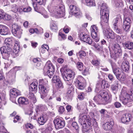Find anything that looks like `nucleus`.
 I'll use <instances>...</instances> for the list:
<instances>
[{"instance_id": "nucleus-32", "label": "nucleus", "mask_w": 133, "mask_h": 133, "mask_svg": "<svg viewBox=\"0 0 133 133\" xmlns=\"http://www.w3.org/2000/svg\"><path fill=\"white\" fill-rule=\"evenodd\" d=\"M54 125H65V124L64 121L62 120L61 119L57 118L54 120Z\"/></svg>"}, {"instance_id": "nucleus-63", "label": "nucleus", "mask_w": 133, "mask_h": 133, "mask_svg": "<svg viewBox=\"0 0 133 133\" xmlns=\"http://www.w3.org/2000/svg\"><path fill=\"white\" fill-rule=\"evenodd\" d=\"M66 109L68 112H70L72 111L71 107L70 105H68L66 107Z\"/></svg>"}, {"instance_id": "nucleus-54", "label": "nucleus", "mask_w": 133, "mask_h": 133, "mask_svg": "<svg viewBox=\"0 0 133 133\" xmlns=\"http://www.w3.org/2000/svg\"><path fill=\"white\" fill-rule=\"evenodd\" d=\"M17 8L16 5H12V8L11 9L12 11L15 13H16L17 11Z\"/></svg>"}, {"instance_id": "nucleus-55", "label": "nucleus", "mask_w": 133, "mask_h": 133, "mask_svg": "<svg viewBox=\"0 0 133 133\" xmlns=\"http://www.w3.org/2000/svg\"><path fill=\"white\" fill-rule=\"evenodd\" d=\"M17 12H19V13H22L23 12V7L22 6H20L18 8H17Z\"/></svg>"}, {"instance_id": "nucleus-51", "label": "nucleus", "mask_w": 133, "mask_h": 133, "mask_svg": "<svg viewBox=\"0 0 133 133\" xmlns=\"http://www.w3.org/2000/svg\"><path fill=\"white\" fill-rule=\"evenodd\" d=\"M23 11L25 12H28L31 11V8L30 7L24 8H23Z\"/></svg>"}, {"instance_id": "nucleus-23", "label": "nucleus", "mask_w": 133, "mask_h": 133, "mask_svg": "<svg viewBox=\"0 0 133 133\" xmlns=\"http://www.w3.org/2000/svg\"><path fill=\"white\" fill-rule=\"evenodd\" d=\"M99 95L102 97V99L103 98L105 101L106 103H110L111 101L110 96H109L107 92L103 91Z\"/></svg>"}, {"instance_id": "nucleus-52", "label": "nucleus", "mask_w": 133, "mask_h": 133, "mask_svg": "<svg viewBox=\"0 0 133 133\" xmlns=\"http://www.w3.org/2000/svg\"><path fill=\"white\" fill-rule=\"evenodd\" d=\"M5 14L3 10H0V19H3Z\"/></svg>"}, {"instance_id": "nucleus-41", "label": "nucleus", "mask_w": 133, "mask_h": 133, "mask_svg": "<svg viewBox=\"0 0 133 133\" xmlns=\"http://www.w3.org/2000/svg\"><path fill=\"white\" fill-rule=\"evenodd\" d=\"M55 84V85L56 87L57 88H63V86H62V84L61 80L58 81L56 83H54Z\"/></svg>"}, {"instance_id": "nucleus-49", "label": "nucleus", "mask_w": 133, "mask_h": 133, "mask_svg": "<svg viewBox=\"0 0 133 133\" xmlns=\"http://www.w3.org/2000/svg\"><path fill=\"white\" fill-rule=\"evenodd\" d=\"M64 111L65 109L63 107L61 106L59 108L58 112L60 114H62Z\"/></svg>"}, {"instance_id": "nucleus-10", "label": "nucleus", "mask_w": 133, "mask_h": 133, "mask_svg": "<svg viewBox=\"0 0 133 133\" xmlns=\"http://www.w3.org/2000/svg\"><path fill=\"white\" fill-rule=\"evenodd\" d=\"M79 121L81 125H90V118L89 116H87L83 114H80L79 116Z\"/></svg>"}, {"instance_id": "nucleus-18", "label": "nucleus", "mask_w": 133, "mask_h": 133, "mask_svg": "<svg viewBox=\"0 0 133 133\" xmlns=\"http://www.w3.org/2000/svg\"><path fill=\"white\" fill-rule=\"evenodd\" d=\"M131 21L130 19L127 17L124 20L123 25V29L126 31H128L130 30L131 25Z\"/></svg>"}, {"instance_id": "nucleus-22", "label": "nucleus", "mask_w": 133, "mask_h": 133, "mask_svg": "<svg viewBox=\"0 0 133 133\" xmlns=\"http://www.w3.org/2000/svg\"><path fill=\"white\" fill-rule=\"evenodd\" d=\"M38 85L37 81L36 80H35L29 85V91L30 92L33 91L35 93H36L37 90Z\"/></svg>"}, {"instance_id": "nucleus-36", "label": "nucleus", "mask_w": 133, "mask_h": 133, "mask_svg": "<svg viewBox=\"0 0 133 133\" xmlns=\"http://www.w3.org/2000/svg\"><path fill=\"white\" fill-rule=\"evenodd\" d=\"M28 97L29 99H31L33 103H34L36 102V99L33 93L30 92L28 95Z\"/></svg>"}, {"instance_id": "nucleus-4", "label": "nucleus", "mask_w": 133, "mask_h": 133, "mask_svg": "<svg viewBox=\"0 0 133 133\" xmlns=\"http://www.w3.org/2000/svg\"><path fill=\"white\" fill-rule=\"evenodd\" d=\"M39 92L41 94V97L43 99L49 90L48 81L46 79H41L39 80Z\"/></svg>"}, {"instance_id": "nucleus-30", "label": "nucleus", "mask_w": 133, "mask_h": 133, "mask_svg": "<svg viewBox=\"0 0 133 133\" xmlns=\"http://www.w3.org/2000/svg\"><path fill=\"white\" fill-rule=\"evenodd\" d=\"M123 46L129 49H131L133 48V43L128 42L124 43H123Z\"/></svg>"}, {"instance_id": "nucleus-6", "label": "nucleus", "mask_w": 133, "mask_h": 133, "mask_svg": "<svg viewBox=\"0 0 133 133\" xmlns=\"http://www.w3.org/2000/svg\"><path fill=\"white\" fill-rule=\"evenodd\" d=\"M120 99L124 105L127 104L129 102L133 101V90H131L128 93L125 89H122L120 96Z\"/></svg>"}, {"instance_id": "nucleus-17", "label": "nucleus", "mask_w": 133, "mask_h": 133, "mask_svg": "<svg viewBox=\"0 0 133 133\" xmlns=\"http://www.w3.org/2000/svg\"><path fill=\"white\" fill-rule=\"evenodd\" d=\"M103 32L104 35L108 38L114 39L115 37V34L110 29L104 30Z\"/></svg>"}, {"instance_id": "nucleus-31", "label": "nucleus", "mask_w": 133, "mask_h": 133, "mask_svg": "<svg viewBox=\"0 0 133 133\" xmlns=\"http://www.w3.org/2000/svg\"><path fill=\"white\" fill-rule=\"evenodd\" d=\"M19 43L16 41L14 46V52L15 54L18 53L19 51Z\"/></svg>"}, {"instance_id": "nucleus-56", "label": "nucleus", "mask_w": 133, "mask_h": 133, "mask_svg": "<svg viewBox=\"0 0 133 133\" xmlns=\"http://www.w3.org/2000/svg\"><path fill=\"white\" fill-rule=\"evenodd\" d=\"M59 35L63 39H65L66 38V36L64 34L61 32H59Z\"/></svg>"}, {"instance_id": "nucleus-3", "label": "nucleus", "mask_w": 133, "mask_h": 133, "mask_svg": "<svg viewBox=\"0 0 133 133\" xmlns=\"http://www.w3.org/2000/svg\"><path fill=\"white\" fill-rule=\"evenodd\" d=\"M48 9L52 16L58 18L63 17L65 15V7L62 4L57 6H51L49 5L48 6Z\"/></svg>"}, {"instance_id": "nucleus-15", "label": "nucleus", "mask_w": 133, "mask_h": 133, "mask_svg": "<svg viewBox=\"0 0 133 133\" xmlns=\"http://www.w3.org/2000/svg\"><path fill=\"white\" fill-rule=\"evenodd\" d=\"M84 78L81 76H79L75 81L76 85L80 89L83 90L85 87V84L83 83Z\"/></svg>"}, {"instance_id": "nucleus-24", "label": "nucleus", "mask_w": 133, "mask_h": 133, "mask_svg": "<svg viewBox=\"0 0 133 133\" xmlns=\"http://www.w3.org/2000/svg\"><path fill=\"white\" fill-rule=\"evenodd\" d=\"M9 32V29L7 26L0 24V34L2 35H7Z\"/></svg>"}, {"instance_id": "nucleus-14", "label": "nucleus", "mask_w": 133, "mask_h": 133, "mask_svg": "<svg viewBox=\"0 0 133 133\" xmlns=\"http://www.w3.org/2000/svg\"><path fill=\"white\" fill-rule=\"evenodd\" d=\"M10 100L13 103H16V98L17 96L21 95V92L16 88H14L10 90Z\"/></svg>"}, {"instance_id": "nucleus-47", "label": "nucleus", "mask_w": 133, "mask_h": 133, "mask_svg": "<svg viewBox=\"0 0 133 133\" xmlns=\"http://www.w3.org/2000/svg\"><path fill=\"white\" fill-rule=\"evenodd\" d=\"M84 94L83 92L80 93L78 96V98L80 100H82L84 97Z\"/></svg>"}, {"instance_id": "nucleus-28", "label": "nucleus", "mask_w": 133, "mask_h": 133, "mask_svg": "<svg viewBox=\"0 0 133 133\" xmlns=\"http://www.w3.org/2000/svg\"><path fill=\"white\" fill-rule=\"evenodd\" d=\"M92 130L90 125H83L82 133H89Z\"/></svg>"}, {"instance_id": "nucleus-40", "label": "nucleus", "mask_w": 133, "mask_h": 133, "mask_svg": "<svg viewBox=\"0 0 133 133\" xmlns=\"http://www.w3.org/2000/svg\"><path fill=\"white\" fill-rule=\"evenodd\" d=\"M76 66L80 71L82 70L83 69V64L82 62H78L77 63Z\"/></svg>"}, {"instance_id": "nucleus-1", "label": "nucleus", "mask_w": 133, "mask_h": 133, "mask_svg": "<svg viewBox=\"0 0 133 133\" xmlns=\"http://www.w3.org/2000/svg\"><path fill=\"white\" fill-rule=\"evenodd\" d=\"M75 74L74 72L69 69H67L62 74L63 77L65 82L67 88L66 93L72 94V91L74 90V87L72 83L73 79L74 77Z\"/></svg>"}, {"instance_id": "nucleus-34", "label": "nucleus", "mask_w": 133, "mask_h": 133, "mask_svg": "<svg viewBox=\"0 0 133 133\" xmlns=\"http://www.w3.org/2000/svg\"><path fill=\"white\" fill-rule=\"evenodd\" d=\"M50 28L53 31H55L58 30V26L53 21H52L50 24Z\"/></svg>"}, {"instance_id": "nucleus-37", "label": "nucleus", "mask_w": 133, "mask_h": 133, "mask_svg": "<svg viewBox=\"0 0 133 133\" xmlns=\"http://www.w3.org/2000/svg\"><path fill=\"white\" fill-rule=\"evenodd\" d=\"M102 97L99 95L95 96L94 98V99L95 102L98 103H101L102 101Z\"/></svg>"}, {"instance_id": "nucleus-62", "label": "nucleus", "mask_w": 133, "mask_h": 133, "mask_svg": "<svg viewBox=\"0 0 133 133\" xmlns=\"http://www.w3.org/2000/svg\"><path fill=\"white\" fill-rule=\"evenodd\" d=\"M55 126L57 130H58L63 128L64 125H55Z\"/></svg>"}, {"instance_id": "nucleus-38", "label": "nucleus", "mask_w": 133, "mask_h": 133, "mask_svg": "<svg viewBox=\"0 0 133 133\" xmlns=\"http://www.w3.org/2000/svg\"><path fill=\"white\" fill-rule=\"evenodd\" d=\"M118 81H117L116 83L112 85L111 86V90L113 91H117L118 90Z\"/></svg>"}, {"instance_id": "nucleus-33", "label": "nucleus", "mask_w": 133, "mask_h": 133, "mask_svg": "<svg viewBox=\"0 0 133 133\" xmlns=\"http://www.w3.org/2000/svg\"><path fill=\"white\" fill-rule=\"evenodd\" d=\"M12 41V38H8L5 39L4 41V45L9 46L11 47V43Z\"/></svg>"}, {"instance_id": "nucleus-43", "label": "nucleus", "mask_w": 133, "mask_h": 133, "mask_svg": "<svg viewBox=\"0 0 133 133\" xmlns=\"http://www.w3.org/2000/svg\"><path fill=\"white\" fill-rule=\"evenodd\" d=\"M116 40L117 42L119 43H121L122 41V39L121 37L119 35H117L116 36Z\"/></svg>"}, {"instance_id": "nucleus-21", "label": "nucleus", "mask_w": 133, "mask_h": 133, "mask_svg": "<svg viewBox=\"0 0 133 133\" xmlns=\"http://www.w3.org/2000/svg\"><path fill=\"white\" fill-rule=\"evenodd\" d=\"M132 116L131 114L129 113L123 115L121 120L123 123L125 124L129 122L131 120Z\"/></svg>"}, {"instance_id": "nucleus-5", "label": "nucleus", "mask_w": 133, "mask_h": 133, "mask_svg": "<svg viewBox=\"0 0 133 133\" xmlns=\"http://www.w3.org/2000/svg\"><path fill=\"white\" fill-rule=\"evenodd\" d=\"M33 3V5L35 10L41 14L45 18L48 17L46 11L44 10V8H38V4H44L45 2V0H32Z\"/></svg>"}, {"instance_id": "nucleus-7", "label": "nucleus", "mask_w": 133, "mask_h": 133, "mask_svg": "<svg viewBox=\"0 0 133 133\" xmlns=\"http://www.w3.org/2000/svg\"><path fill=\"white\" fill-rule=\"evenodd\" d=\"M111 47L112 51L110 53L111 57L116 60L118 57L122 55V51L120 46L118 44L115 43L112 44Z\"/></svg>"}, {"instance_id": "nucleus-16", "label": "nucleus", "mask_w": 133, "mask_h": 133, "mask_svg": "<svg viewBox=\"0 0 133 133\" xmlns=\"http://www.w3.org/2000/svg\"><path fill=\"white\" fill-rule=\"evenodd\" d=\"M109 86L110 85L108 83H106L104 80H102L97 83L95 90L96 92H98L99 90L101 89V88L103 89L105 88H108Z\"/></svg>"}, {"instance_id": "nucleus-2", "label": "nucleus", "mask_w": 133, "mask_h": 133, "mask_svg": "<svg viewBox=\"0 0 133 133\" xmlns=\"http://www.w3.org/2000/svg\"><path fill=\"white\" fill-rule=\"evenodd\" d=\"M109 11L106 4L103 3L101 5L100 24L103 28H105L108 25Z\"/></svg>"}, {"instance_id": "nucleus-58", "label": "nucleus", "mask_w": 133, "mask_h": 133, "mask_svg": "<svg viewBox=\"0 0 133 133\" xmlns=\"http://www.w3.org/2000/svg\"><path fill=\"white\" fill-rule=\"evenodd\" d=\"M98 51L101 53L102 52L103 49L102 48H101L98 45L97 46V47L95 48Z\"/></svg>"}, {"instance_id": "nucleus-9", "label": "nucleus", "mask_w": 133, "mask_h": 133, "mask_svg": "<svg viewBox=\"0 0 133 133\" xmlns=\"http://www.w3.org/2000/svg\"><path fill=\"white\" fill-rule=\"evenodd\" d=\"M113 72L116 78L119 80L123 81L125 80L126 77L124 74L119 71V69L115 66V64L111 63Z\"/></svg>"}, {"instance_id": "nucleus-48", "label": "nucleus", "mask_w": 133, "mask_h": 133, "mask_svg": "<svg viewBox=\"0 0 133 133\" xmlns=\"http://www.w3.org/2000/svg\"><path fill=\"white\" fill-rule=\"evenodd\" d=\"M21 120V117L18 115H16L14 118V120L13 122L14 123H16L18 122Z\"/></svg>"}, {"instance_id": "nucleus-39", "label": "nucleus", "mask_w": 133, "mask_h": 133, "mask_svg": "<svg viewBox=\"0 0 133 133\" xmlns=\"http://www.w3.org/2000/svg\"><path fill=\"white\" fill-rule=\"evenodd\" d=\"M60 80L59 77L58 76L55 75L52 78V82L54 83Z\"/></svg>"}, {"instance_id": "nucleus-26", "label": "nucleus", "mask_w": 133, "mask_h": 133, "mask_svg": "<svg viewBox=\"0 0 133 133\" xmlns=\"http://www.w3.org/2000/svg\"><path fill=\"white\" fill-rule=\"evenodd\" d=\"M121 69L123 71L128 72L130 69L129 62L127 61L123 62L121 65Z\"/></svg>"}, {"instance_id": "nucleus-35", "label": "nucleus", "mask_w": 133, "mask_h": 133, "mask_svg": "<svg viewBox=\"0 0 133 133\" xmlns=\"http://www.w3.org/2000/svg\"><path fill=\"white\" fill-rule=\"evenodd\" d=\"M115 6L117 8L121 7L123 5L122 0H114Z\"/></svg>"}, {"instance_id": "nucleus-46", "label": "nucleus", "mask_w": 133, "mask_h": 133, "mask_svg": "<svg viewBox=\"0 0 133 133\" xmlns=\"http://www.w3.org/2000/svg\"><path fill=\"white\" fill-rule=\"evenodd\" d=\"M78 54L79 55V57L81 58H82L83 56H85L86 55L85 52L83 51H79Z\"/></svg>"}, {"instance_id": "nucleus-53", "label": "nucleus", "mask_w": 133, "mask_h": 133, "mask_svg": "<svg viewBox=\"0 0 133 133\" xmlns=\"http://www.w3.org/2000/svg\"><path fill=\"white\" fill-rule=\"evenodd\" d=\"M63 30L65 33H68L69 31V27L67 25L65 26L63 28Z\"/></svg>"}, {"instance_id": "nucleus-20", "label": "nucleus", "mask_w": 133, "mask_h": 133, "mask_svg": "<svg viewBox=\"0 0 133 133\" xmlns=\"http://www.w3.org/2000/svg\"><path fill=\"white\" fill-rule=\"evenodd\" d=\"M0 50L2 54H3V55L4 56L6 54L8 57L10 52L11 51V49L10 47L7 46H6L4 45L0 48Z\"/></svg>"}, {"instance_id": "nucleus-59", "label": "nucleus", "mask_w": 133, "mask_h": 133, "mask_svg": "<svg viewBox=\"0 0 133 133\" xmlns=\"http://www.w3.org/2000/svg\"><path fill=\"white\" fill-rule=\"evenodd\" d=\"M114 29L116 32L118 34H121L122 33V30L119 28L118 27Z\"/></svg>"}, {"instance_id": "nucleus-27", "label": "nucleus", "mask_w": 133, "mask_h": 133, "mask_svg": "<svg viewBox=\"0 0 133 133\" xmlns=\"http://www.w3.org/2000/svg\"><path fill=\"white\" fill-rule=\"evenodd\" d=\"M18 102L20 104L23 105H26L29 103L28 99L24 97H19L18 99Z\"/></svg>"}, {"instance_id": "nucleus-13", "label": "nucleus", "mask_w": 133, "mask_h": 133, "mask_svg": "<svg viewBox=\"0 0 133 133\" xmlns=\"http://www.w3.org/2000/svg\"><path fill=\"white\" fill-rule=\"evenodd\" d=\"M91 36L95 42H98L99 41V38L98 35V29L97 27L95 25H92L91 26Z\"/></svg>"}, {"instance_id": "nucleus-29", "label": "nucleus", "mask_w": 133, "mask_h": 133, "mask_svg": "<svg viewBox=\"0 0 133 133\" xmlns=\"http://www.w3.org/2000/svg\"><path fill=\"white\" fill-rule=\"evenodd\" d=\"M84 1H85L86 5L88 6H94L96 5L94 0H82L83 2Z\"/></svg>"}, {"instance_id": "nucleus-8", "label": "nucleus", "mask_w": 133, "mask_h": 133, "mask_svg": "<svg viewBox=\"0 0 133 133\" xmlns=\"http://www.w3.org/2000/svg\"><path fill=\"white\" fill-rule=\"evenodd\" d=\"M44 75L51 78L54 74L55 69L54 66L50 61H47L43 69Z\"/></svg>"}, {"instance_id": "nucleus-45", "label": "nucleus", "mask_w": 133, "mask_h": 133, "mask_svg": "<svg viewBox=\"0 0 133 133\" xmlns=\"http://www.w3.org/2000/svg\"><path fill=\"white\" fill-rule=\"evenodd\" d=\"M11 18V16L9 15L5 14L3 19L6 20H9Z\"/></svg>"}, {"instance_id": "nucleus-19", "label": "nucleus", "mask_w": 133, "mask_h": 133, "mask_svg": "<svg viewBox=\"0 0 133 133\" xmlns=\"http://www.w3.org/2000/svg\"><path fill=\"white\" fill-rule=\"evenodd\" d=\"M79 37L81 40L84 42L88 43L91 42V39L89 37V35L84 32L81 33L79 34Z\"/></svg>"}, {"instance_id": "nucleus-64", "label": "nucleus", "mask_w": 133, "mask_h": 133, "mask_svg": "<svg viewBox=\"0 0 133 133\" xmlns=\"http://www.w3.org/2000/svg\"><path fill=\"white\" fill-rule=\"evenodd\" d=\"M86 17L90 21L92 19V17L88 13H86L85 15Z\"/></svg>"}, {"instance_id": "nucleus-42", "label": "nucleus", "mask_w": 133, "mask_h": 133, "mask_svg": "<svg viewBox=\"0 0 133 133\" xmlns=\"http://www.w3.org/2000/svg\"><path fill=\"white\" fill-rule=\"evenodd\" d=\"M91 63L94 65L97 66L99 65V62L97 60L94 59L92 60Z\"/></svg>"}, {"instance_id": "nucleus-12", "label": "nucleus", "mask_w": 133, "mask_h": 133, "mask_svg": "<svg viewBox=\"0 0 133 133\" xmlns=\"http://www.w3.org/2000/svg\"><path fill=\"white\" fill-rule=\"evenodd\" d=\"M12 32L14 36L19 37L22 33V30L20 26L15 24L12 25Z\"/></svg>"}, {"instance_id": "nucleus-50", "label": "nucleus", "mask_w": 133, "mask_h": 133, "mask_svg": "<svg viewBox=\"0 0 133 133\" xmlns=\"http://www.w3.org/2000/svg\"><path fill=\"white\" fill-rule=\"evenodd\" d=\"M7 130L4 126L3 125H1L0 127V132H7Z\"/></svg>"}, {"instance_id": "nucleus-44", "label": "nucleus", "mask_w": 133, "mask_h": 133, "mask_svg": "<svg viewBox=\"0 0 133 133\" xmlns=\"http://www.w3.org/2000/svg\"><path fill=\"white\" fill-rule=\"evenodd\" d=\"M112 125H103V127L105 130H109L112 128Z\"/></svg>"}, {"instance_id": "nucleus-60", "label": "nucleus", "mask_w": 133, "mask_h": 133, "mask_svg": "<svg viewBox=\"0 0 133 133\" xmlns=\"http://www.w3.org/2000/svg\"><path fill=\"white\" fill-rule=\"evenodd\" d=\"M34 30L35 32L38 34H39L41 32L43 31V29L42 28H41L40 30H39L37 28L34 29Z\"/></svg>"}, {"instance_id": "nucleus-25", "label": "nucleus", "mask_w": 133, "mask_h": 133, "mask_svg": "<svg viewBox=\"0 0 133 133\" xmlns=\"http://www.w3.org/2000/svg\"><path fill=\"white\" fill-rule=\"evenodd\" d=\"M47 115L45 114H44L38 119V122L39 125H43L46 122L47 120Z\"/></svg>"}, {"instance_id": "nucleus-11", "label": "nucleus", "mask_w": 133, "mask_h": 133, "mask_svg": "<svg viewBox=\"0 0 133 133\" xmlns=\"http://www.w3.org/2000/svg\"><path fill=\"white\" fill-rule=\"evenodd\" d=\"M70 11L69 14L70 15H74L76 17H77L82 14V13L79 9L78 7L71 4L69 6Z\"/></svg>"}, {"instance_id": "nucleus-57", "label": "nucleus", "mask_w": 133, "mask_h": 133, "mask_svg": "<svg viewBox=\"0 0 133 133\" xmlns=\"http://www.w3.org/2000/svg\"><path fill=\"white\" fill-rule=\"evenodd\" d=\"M34 126L33 125H25L24 126V128L26 129H28L29 128L30 129H32L34 127Z\"/></svg>"}, {"instance_id": "nucleus-61", "label": "nucleus", "mask_w": 133, "mask_h": 133, "mask_svg": "<svg viewBox=\"0 0 133 133\" xmlns=\"http://www.w3.org/2000/svg\"><path fill=\"white\" fill-rule=\"evenodd\" d=\"M91 42L90 43H88L89 44L91 45L94 46L95 48L96 47H97V46L98 45V44H96L95 42H94L93 41H92V39H91Z\"/></svg>"}]
</instances>
